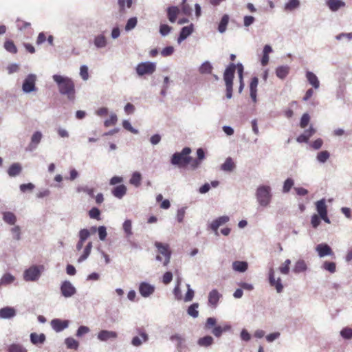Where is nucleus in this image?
<instances>
[{
	"mask_svg": "<svg viewBox=\"0 0 352 352\" xmlns=\"http://www.w3.org/2000/svg\"><path fill=\"white\" fill-rule=\"evenodd\" d=\"M16 315L15 308L12 307H4L0 309V318L4 320L12 319Z\"/></svg>",
	"mask_w": 352,
	"mask_h": 352,
	"instance_id": "15",
	"label": "nucleus"
},
{
	"mask_svg": "<svg viewBox=\"0 0 352 352\" xmlns=\"http://www.w3.org/2000/svg\"><path fill=\"white\" fill-rule=\"evenodd\" d=\"M80 75L83 80H87L89 78L88 67L87 65H83L80 68Z\"/></svg>",
	"mask_w": 352,
	"mask_h": 352,
	"instance_id": "62",
	"label": "nucleus"
},
{
	"mask_svg": "<svg viewBox=\"0 0 352 352\" xmlns=\"http://www.w3.org/2000/svg\"><path fill=\"white\" fill-rule=\"evenodd\" d=\"M323 268L331 273H334L336 270V265L333 262L326 261L323 264Z\"/></svg>",
	"mask_w": 352,
	"mask_h": 352,
	"instance_id": "61",
	"label": "nucleus"
},
{
	"mask_svg": "<svg viewBox=\"0 0 352 352\" xmlns=\"http://www.w3.org/2000/svg\"><path fill=\"white\" fill-rule=\"evenodd\" d=\"M43 266L32 265L23 272V278L28 282H34L38 280L41 274Z\"/></svg>",
	"mask_w": 352,
	"mask_h": 352,
	"instance_id": "6",
	"label": "nucleus"
},
{
	"mask_svg": "<svg viewBox=\"0 0 352 352\" xmlns=\"http://www.w3.org/2000/svg\"><path fill=\"white\" fill-rule=\"evenodd\" d=\"M329 157L330 154L327 151H322L318 153L317 160L321 163H324Z\"/></svg>",
	"mask_w": 352,
	"mask_h": 352,
	"instance_id": "54",
	"label": "nucleus"
},
{
	"mask_svg": "<svg viewBox=\"0 0 352 352\" xmlns=\"http://www.w3.org/2000/svg\"><path fill=\"white\" fill-rule=\"evenodd\" d=\"M212 342H213V338L210 336L203 337L198 340V344L200 346H208L211 345L212 344Z\"/></svg>",
	"mask_w": 352,
	"mask_h": 352,
	"instance_id": "50",
	"label": "nucleus"
},
{
	"mask_svg": "<svg viewBox=\"0 0 352 352\" xmlns=\"http://www.w3.org/2000/svg\"><path fill=\"white\" fill-rule=\"evenodd\" d=\"M98 237L100 241H104L107 233V228L104 226H100L98 228Z\"/></svg>",
	"mask_w": 352,
	"mask_h": 352,
	"instance_id": "59",
	"label": "nucleus"
},
{
	"mask_svg": "<svg viewBox=\"0 0 352 352\" xmlns=\"http://www.w3.org/2000/svg\"><path fill=\"white\" fill-rule=\"evenodd\" d=\"M79 239L85 241L90 236V232L88 229H81L78 233Z\"/></svg>",
	"mask_w": 352,
	"mask_h": 352,
	"instance_id": "64",
	"label": "nucleus"
},
{
	"mask_svg": "<svg viewBox=\"0 0 352 352\" xmlns=\"http://www.w3.org/2000/svg\"><path fill=\"white\" fill-rule=\"evenodd\" d=\"M232 267L235 271L244 272L248 269V263L245 261H234Z\"/></svg>",
	"mask_w": 352,
	"mask_h": 352,
	"instance_id": "39",
	"label": "nucleus"
},
{
	"mask_svg": "<svg viewBox=\"0 0 352 352\" xmlns=\"http://www.w3.org/2000/svg\"><path fill=\"white\" fill-rule=\"evenodd\" d=\"M91 249H92V242H89L86 245L82 255L78 258V263H80L85 261L90 255Z\"/></svg>",
	"mask_w": 352,
	"mask_h": 352,
	"instance_id": "33",
	"label": "nucleus"
},
{
	"mask_svg": "<svg viewBox=\"0 0 352 352\" xmlns=\"http://www.w3.org/2000/svg\"><path fill=\"white\" fill-rule=\"evenodd\" d=\"M191 149L185 147L181 152L174 153L171 158V163L179 168H185L188 164H191L192 157L190 156Z\"/></svg>",
	"mask_w": 352,
	"mask_h": 352,
	"instance_id": "2",
	"label": "nucleus"
},
{
	"mask_svg": "<svg viewBox=\"0 0 352 352\" xmlns=\"http://www.w3.org/2000/svg\"><path fill=\"white\" fill-rule=\"evenodd\" d=\"M212 65L208 61H206L199 67V72L201 74H209L212 73Z\"/></svg>",
	"mask_w": 352,
	"mask_h": 352,
	"instance_id": "41",
	"label": "nucleus"
},
{
	"mask_svg": "<svg viewBox=\"0 0 352 352\" xmlns=\"http://www.w3.org/2000/svg\"><path fill=\"white\" fill-rule=\"evenodd\" d=\"M230 329V326H229V325H224L223 327L217 326L212 329V333L216 337H220L223 332L229 331Z\"/></svg>",
	"mask_w": 352,
	"mask_h": 352,
	"instance_id": "44",
	"label": "nucleus"
},
{
	"mask_svg": "<svg viewBox=\"0 0 352 352\" xmlns=\"http://www.w3.org/2000/svg\"><path fill=\"white\" fill-rule=\"evenodd\" d=\"M141 174L139 172H134L129 179V183L135 187H138L141 184Z\"/></svg>",
	"mask_w": 352,
	"mask_h": 352,
	"instance_id": "40",
	"label": "nucleus"
},
{
	"mask_svg": "<svg viewBox=\"0 0 352 352\" xmlns=\"http://www.w3.org/2000/svg\"><path fill=\"white\" fill-rule=\"evenodd\" d=\"M341 336L344 339L352 338V329L349 327H345L340 331Z\"/></svg>",
	"mask_w": 352,
	"mask_h": 352,
	"instance_id": "60",
	"label": "nucleus"
},
{
	"mask_svg": "<svg viewBox=\"0 0 352 352\" xmlns=\"http://www.w3.org/2000/svg\"><path fill=\"white\" fill-rule=\"evenodd\" d=\"M316 210L320 217L326 223H330V219L327 216V206L324 199H320L316 203Z\"/></svg>",
	"mask_w": 352,
	"mask_h": 352,
	"instance_id": "10",
	"label": "nucleus"
},
{
	"mask_svg": "<svg viewBox=\"0 0 352 352\" xmlns=\"http://www.w3.org/2000/svg\"><path fill=\"white\" fill-rule=\"evenodd\" d=\"M139 336H134L131 340V344L133 346L139 347L148 340V334L144 331H140Z\"/></svg>",
	"mask_w": 352,
	"mask_h": 352,
	"instance_id": "16",
	"label": "nucleus"
},
{
	"mask_svg": "<svg viewBox=\"0 0 352 352\" xmlns=\"http://www.w3.org/2000/svg\"><path fill=\"white\" fill-rule=\"evenodd\" d=\"M42 138H43L42 133L39 131H35L31 136L30 142L29 143L28 147L26 148V151H34L38 147Z\"/></svg>",
	"mask_w": 352,
	"mask_h": 352,
	"instance_id": "13",
	"label": "nucleus"
},
{
	"mask_svg": "<svg viewBox=\"0 0 352 352\" xmlns=\"http://www.w3.org/2000/svg\"><path fill=\"white\" fill-rule=\"evenodd\" d=\"M93 42L98 50L104 48L107 45V38L102 34L95 36Z\"/></svg>",
	"mask_w": 352,
	"mask_h": 352,
	"instance_id": "18",
	"label": "nucleus"
},
{
	"mask_svg": "<svg viewBox=\"0 0 352 352\" xmlns=\"http://www.w3.org/2000/svg\"><path fill=\"white\" fill-rule=\"evenodd\" d=\"M89 215L91 219H94L97 220L100 219V210L96 208L93 207L89 211Z\"/></svg>",
	"mask_w": 352,
	"mask_h": 352,
	"instance_id": "55",
	"label": "nucleus"
},
{
	"mask_svg": "<svg viewBox=\"0 0 352 352\" xmlns=\"http://www.w3.org/2000/svg\"><path fill=\"white\" fill-rule=\"evenodd\" d=\"M5 49L12 54H16L17 52V48L13 41L10 40H8L4 43Z\"/></svg>",
	"mask_w": 352,
	"mask_h": 352,
	"instance_id": "49",
	"label": "nucleus"
},
{
	"mask_svg": "<svg viewBox=\"0 0 352 352\" xmlns=\"http://www.w3.org/2000/svg\"><path fill=\"white\" fill-rule=\"evenodd\" d=\"M199 307V304L195 302L192 304L187 310L188 314L193 318H197L199 316V311L197 308Z\"/></svg>",
	"mask_w": 352,
	"mask_h": 352,
	"instance_id": "46",
	"label": "nucleus"
},
{
	"mask_svg": "<svg viewBox=\"0 0 352 352\" xmlns=\"http://www.w3.org/2000/svg\"><path fill=\"white\" fill-rule=\"evenodd\" d=\"M118 333L114 331L103 329L97 334V338L100 342H107L110 340H116L118 338Z\"/></svg>",
	"mask_w": 352,
	"mask_h": 352,
	"instance_id": "12",
	"label": "nucleus"
},
{
	"mask_svg": "<svg viewBox=\"0 0 352 352\" xmlns=\"http://www.w3.org/2000/svg\"><path fill=\"white\" fill-rule=\"evenodd\" d=\"M60 292L64 298H69L74 296L77 290L69 280H65L60 283Z\"/></svg>",
	"mask_w": 352,
	"mask_h": 352,
	"instance_id": "9",
	"label": "nucleus"
},
{
	"mask_svg": "<svg viewBox=\"0 0 352 352\" xmlns=\"http://www.w3.org/2000/svg\"><path fill=\"white\" fill-rule=\"evenodd\" d=\"M327 5L332 11H336L345 4L340 0H327Z\"/></svg>",
	"mask_w": 352,
	"mask_h": 352,
	"instance_id": "36",
	"label": "nucleus"
},
{
	"mask_svg": "<svg viewBox=\"0 0 352 352\" xmlns=\"http://www.w3.org/2000/svg\"><path fill=\"white\" fill-rule=\"evenodd\" d=\"M126 186L120 184L111 190V194L118 199H122L126 195Z\"/></svg>",
	"mask_w": 352,
	"mask_h": 352,
	"instance_id": "23",
	"label": "nucleus"
},
{
	"mask_svg": "<svg viewBox=\"0 0 352 352\" xmlns=\"http://www.w3.org/2000/svg\"><path fill=\"white\" fill-rule=\"evenodd\" d=\"M221 295L217 289H212L208 294V305L216 307Z\"/></svg>",
	"mask_w": 352,
	"mask_h": 352,
	"instance_id": "19",
	"label": "nucleus"
},
{
	"mask_svg": "<svg viewBox=\"0 0 352 352\" xmlns=\"http://www.w3.org/2000/svg\"><path fill=\"white\" fill-rule=\"evenodd\" d=\"M31 342L34 344H43L46 340V336L44 333L37 334L36 333H32L30 336Z\"/></svg>",
	"mask_w": 352,
	"mask_h": 352,
	"instance_id": "24",
	"label": "nucleus"
},
{
	"mask_svg": "<svg viewBox=\"0 0 352 352\" xmlns=\"http://www.w3.org/2000/svg\"><path fill=\"white\" fill-rule=\"evenodd\" d=\"M135 71L139 77L152 74L154 72V63L142 62L137 65Z\"/></svg>",
	"mask_w": 352,
	"mask_h": 352,
	"instance_id": "8",
	"label": "nucleus"
},
{
	"mask_svg": "<svg viewBox=\"0 0 352 352\" xmlns=\"http://www.w3.org/2000/svg\"><path fill=\"white\" fill-rule=\"evenodd\" d=\"M192 31L193 29L192 25L182 28L178 38V42L180 43L181 41L186 39L190 34H191Z\"/></svg>",
	"mask_w": 352,
	"mask_h": 352,
	"instance_id": "32",
	"label": "nucleus"
},
{
	"mask_svg": "<svg viewBox=\"0 0 352 352\" xmlns=\"http://www.w3.org/2000/svg\"><path fill=\"white\" fill-rule=\"evenodd\" d=\"M307 269V264L305 261L302 259H300L296 262L294 267L293 268V272L295 274H299L302 272H305Z\"/></svg>",
	"mask_w": 352,
	"mask_h": 352,
	"instance_id": "28",
	"label": "nucleus"
},
{
	"mask_svg": "<svg viewBox=\"0 0 352 352\" xmlns=\"http://www.w3.org/2000/svg\"><path fill=\"white\" fill-rule=\"evenodd\" d=\"M316 251L320 257H324L327 255H332L333 251L331 248L325 243H321L316 246Z\"/></svg>",
	"mask_w": 352,
	"mask_h": 352,
	"instance_id": "20",
	"label": "nucleus"
},
{
	"mask_svg": "<svg viewBox=\"0 0 352 352\" xmlns=\"http://www.w3.org/2000/svg\"><path fill=\"white\" fill-rule=\"evenodd\" d=\"M294 182L292 179L287 178L284 182V185H283V192H288L291 190L292 186H294Z\"/></svg>",
	"mask_w": 352,
	"mask_h": 352,
	"instance_id": "58",
	"label": "nucleus"
},
{
	"mask_svg": "<svg viewBox=\"0 0 352 352\" xmlns=\"http://www.w3.org/2000/svg\"><path fill=\"white\" fill-rule=\"evenodd\" d=\"M50 324L56 332L59 333L69 327V321L68 320L55 318L51 320Z\"/></svg>",
	"mask_w": 352,
	"mask_h": 352,
	"instance_id": "11",
	"label": "nucleus"
},
{
	"mask_svg": "<svg viewBox=\"0 0 352 352\" xmlns=\"http://www.w3.org/2000/svg\"><path fill=\"white\" fill-rule=\"evenodd\" d=\"M258 83V80L256 77H254L252 78L250 85V97L252 99L254 102H256V94H257V85Z\"/></svg>",
	"mask_w": 352,
	"mask_h": 352,
	"instance_id": "25",
	"label": "nucleus"
},
{
	"mask_svg": "<svg viewBox=\"0 0 352 352\" xmlns=\"http://www.w3.org/2000/svg\"><path fill=\"white\" fill-rule=\"evenodd\" d=\"M155 247L157 248L158 254L156 259L162 262L163 265H166L170 261V251L168 245L155 243Z\"/></svg>",
	"mask_w": 352,
	"mask_h": 352,
	"instance_id": "5",
	"label": "nucleus"
},
{
	"mask_svg": "<svg viewBox=\"0 0 352 352\" xmlns=\"http://www.w3.org/2000/svg\"><path fill=\"white\" fill-rule=\"evenodd\" d=\"M3 220L9 225H14L16 222V217L12 212H3Z\"/></svg>",
	"mask_w": 352,
	"mask_h": 352,
	"instance_id": "30",
	"label": "nucleus"
},
{
	"mask_svg": "<svg viewBox=\"0 0 352 352\" xmlns=\"http://www.w3.org/2000/svg\"><path fill=\"white\" fill-rule=\"evenodd\" d=\"M300 5V2L298 0H289L285 6V10L292 11L296 8H298Z\"/></svg>",
	"mask_w": 352,
	"mask_h": 352,
	"instance_id": "53",
	"label": "nucleus"
},
{
	"mask_svg": "<svg viewBox=\"0 0 352 352\" xmlns=\"http://www.w3.org/2000/svg\"><path fill=\"white\" fill-rule=\"evenodd\" d=\"M53 80L56 83L60 95L66 96L70 101H74L76 97L75 84L73 80L65 76L54 74Z\"/></svg>",
	"mask_w": 352,
	"mask_h": 352,
	"instance_id": "1",
	"label": "nucleus"
},
{
	"mask_svg": "<svg viewBox=\"0 0 352 352\" xmlns=\"http://www.w3.org/2000/svg\"><path fill=\"white\" fill-rule=\"evenodd\" d=\"M122 229L126 237H130L133 234L132 221L130 219H126L122 224Z\"/></svg>",
	"mask_w": 352,
	"mask_h": 352,
	"instance_id": "38",
	"label": "nucleus"
},
{
	"mask_svg": "<svg viewBox=\"0 0 352 352\" xmlns=\"http://www.w3.org/2000/svg\"><path fill=\"white\" fill-rule=\"evenodd\" d=\"M271 188L268 186H261L256 190V199L259 204L262 206H267L271 201Z\"/></svg>",
	"mask_w": 352,
	"mask_h": 352,
	"instance_id": "4",
	"label": "nucleus"
},
{
	"mask_svg": "<svg viewBox=\"0 0 352 352\" xmlns=\"http://www.w3.org/2000/svg\"><path fill=\"white\" fill-rule=\"evenodd\" d=\"M133 0H118V5L120 13H124L126 8H130L132 6Z\"/></svg>",
	"mask_w": 352,
	"mask_h": 352,
	"instance_id": "35",
	"label": "nucleus"
},
{
	"mask_svg": "<svg viewBox=\"0 0 352 352\" xmlns=\"http://www.w3.org/2000/svg\"><path fill=\"white\" fill-rule=\"evenodd\" d=\"M154 292V287L146 282H142L139 286V292L142 296L148 297Z\"/></svg>",
	"mask_w": 352,
	"mask_h": 352,
	"instance_id": "17",
	"label": "nucleus"
},
{
	"mask_svg": "<svg viewBox=\"0 0 352 352\" xmlns=\"http://www.w3.org/2000/svg\"><path fill=\"white\" fill-rule=\"evenodd\" d=\"M236 66L234 63H230L226 69L223 74V80L226 86V97L231 98L232 96L233 79Z\"/></svg>",
	"mask_w": 352,
	"mask_h": 352,
	"instance_id": "3",
	"label": "nucleus"
},
{
	"mask_svg": "<svg viewBox=\"0 0 352 352\" xmlns=\"http://www.w3.org/2000/svg\"><path fill=\"white\" fill-rule=\"evenodd\" d=\"M179 12V10L176 6L169 7L167 10L168 18L171 23H174Z\"/></svg>",
	"mask_w": 352,
	"mask_h": 352,
	"instance_id": "31",
	"label": "nucleus"
},
{
	"mask_svg": "<svg viewBox=\"0 0 352 352\" xmlns=\"http://www.w3.org/2000/svg\"><path fill=\"white\" fill-rule=\"evenodd\" d=\"M235 167V164L231 157L226 160L225 162L221 165V169L224 171H232Z\"/></svg>",
	"mask_w": 352,
	"mask_h": 352,
	"instance_id": "43",
	"label": "nucleus"
},
{
	"mask_svg": "<svg viewBox=\"0 0 352 352\" xmlns=\"http://www.w3.org/2000/svg\"><path fill=\"white\" fill-rule=\"evenodd\" d=\"M16 280V278L10 273H5L1 278V283L3 285H9L13 283Z\"/></svg>",
	"mask_w": 352,
	"mask_h": 352,
	"instance_id": "37",
	"label": "nucleus"
},
{
	"mask_svg": "<svg viewBox=\"0 0 352 352\" xmlns=\"http://www.w3.org/2000/svg\"><path fill=\"white\" fill-rule=\"evenodd\" d=\"M118 121L117 116L115 113H111L109 119H107L104 122V125L106 127H109L112 125H115Z\"/></svg>",
	"mask_w": 352,
	"mask_h": 352,
	"instance_id": "52",
	"label": "nucleus"
},
{
	"mask_svg": "<svg viewBox=\"0 0 352 352\" xmlns=\"http://www.w3.org/2000/svg\"><path fill=\"white\" fill-rule=\"evenodd\" d=\"M10 232L12 234V237L16 241H19L21 239V228L19 226H15L12 228Z\"/></svg>",
	"mask_w": 352,
	"mask_h": 352,
	"instance_id": "57",
	"label": "nucleus"
},
{
	"mask_svg": "<svg viewBox=\"0 0 352 352\" xmlns=\"http://www.w3.org/2000/svg\"><path fill=\"white\" fill-rule=\"evenodd\" d=\"M229 219H230L228 216L220 217L212 221V222L210 225V227L212 230L215 231L217 233L218 228L221 226L226 223L229 221Z\"/></svg>",
	"mask_w": 352,
	"mask_h": 352,
	"instance_id": "21",
	"label": "nucleus"
},
{
	"mask_svg": "<svg viewBox=\"0 0 352 352\" xmlns=\"http://www.w3.org/2000/svg\"><path fill=\"white\" fill-rule=\"evenodd\" d=\"M138 23V19L137 17H131L128 19L126 25H125V30L129 32L133 30L135 28Z\"/></svg>",
	"mask_w": 352,
	"mask_h": 352,
	"instance_id": "47",
	"label": "nucleus"
},
{
	"mask_svg": "<svg viewBox=\"0 0 352 352\" xmlns=\"http://www.w3.org/2000/svg\"><path fill=\"white\" fill-rule=\"evenodd\" d=\"M291 261L287 259L285 262L279 267L278 270L283 274H288L290 270Z\"/></svg>",
	"mask_w": 352,
	"mask_h": 352,
	"instance_id": "48",
	"label": "nucleus"
},
{
	"mask_svg": "<svg viewBox=\"0 0 352 352\" xmlns=\"http://www.w3.org/2000/svg\"><path fill=\"white\" fill-rule=\"evenodd\" d=\"M122 126L124 129L131 132L133 134H138L139 133L138 130L133 128L130 122L127 120H124L122 122Z\"/></svg>",
	"mask_w": 352,
	"mask_h": 352,
	"instance_id": "56",
	"label": "nucleus"
},
{
	"mask_svg": "<svg viewBox=\"0 0 352 352\" xmlns=\"http://www.w3.org/2000/svg\"><path fill=\"white\" fill-rule=\"evenodd\" d=\"M90 332V329L87 326L81 325L80 326L76 332V336L78 338H81L83 336L89 333Z\"/></svg>",
	"mask_w": 352,
	"mask_h": 352,
	"instance_id": "51",
	"label": "nucleus"
},
{
	"mask_svg": "<svg viewBox=\"0 0 352 352\" xmlns=\"http://www.w3.org/2000/svg\"><path fill=\"white\" fill-rule=\"evenodd\" d=\"M35 188V186L32 183L23 184L19 186L20 190L22 192H25L26 191H32Z\"/></svg>",
	"mask_w": 352,
	"mask_h": 352,
	"instance_id": "63",
	"label": "nucleus"
},
{
	"mask_svg": "<svg viewBox=\"0 0 352 352\" xmlns=\"http://www.w3.org/2000/svg\"><path fill=\"white\" fill-rule=\"evenodd\" d=\"M306 78L310 85L314 89H318L320 87V82L318 77L311 72H307Z\"/></svg>",
	"mask_w": 352,
	"mask_h": 352,
	"instance_id": "27",
	"label": "nucleus"
},
{
	"mask_svg": "<svg viewBox=\"0 0 352 352\" xmlns=\"http://www.w3.org/2000/svg\"><path fill=\"white\" fill-rule=\"evenodd\" d=\"M8 352H28V350L21 344L13 343L8 348Z\"/></svg>",
	"mask_w": 352,
	"mask_h": 352,
	"instance_id": "42",
	"label": "nucleus"
},
{
	"mask_svg": "<svg viewBox=\"0 0 352 352\" xmlns=\"http://www.w3.org/2000/svg\"><path fill=\"white\" fill-rule=\"evenodd\" d=\"M229 16L228 14H224L219 24L218 30L219 32L223 33L226 31Z\"/></svg>",
	"mask_w": 352,
	"mask_h": 352,
	"instance_id": "45",
	"label": "nucleus"
},
{
	"mask_svg": "<svg viewBox=\"0 0 352 352\" xmlns=\"http://www.w3.org/2000/svg\"><path fill=\"white\" fill-rule=\"evenodd\" d=\"M197 159H195V160L192 159V160H191V167L192 168H197L199 166L201 161L205 157L204 151L201 148L197 149Z\"/></svg>",
	"mask_w": 352,
	"mask_h": 352,
	"instance_id": "29",
	"label": "nucleus"
},
{
	"mask_svg": "<svg viewBox=\"0 0 352 352\" xmlns=\"http://www.w3.org/2000/svg\"><path fill=\"white\" fill-rule=\"evenodd\" d=\"M64 342L68 349L77 350L79 347V342L72 337L66 338Z\"/></svg>",
	"mask_w": 352,
	"mask_h": 352,
	"instance_id": "34",
	"label": "nucleus"
},
{
	"mask_svg": "<svg viewBox=\"0 0 352 352\" xmlns=\"http://www.w3.org/2000/svg\"><path fill=\"white\" fill-rule=\"evenodd\" d=\"M22 171V166L19 162H15L11 164L8 169V174L11 177H14L20 175Z\"/></svg>",
	"mask_w": 352,
	"mask_h": 352,
	"instance_id": "22",
	"label": "nucleus"
},
{
	"mask_svg": "<svg viewBox=\"0 0 352 352\" xmlns=\"http://www.w3.org/2000/svg\"><path fill=\"white\" fill-rule=\"evenodd\" d=\"M269 282L271 286L274 287L278 293L283 291V286L281 283V279L278 277L277 279L274 277V270L271 268L269 271Z\"/></svg>",
	"mask_w": 352,
	"mask_h": 352,
	"instance_id": "14",
	"label": "nucleus"
},
{
	"mask_svg": "<svg viewBox=\"0 0 352 352\" xmlns=\"http://www.w3.org/2000/svg\"><path fill=\"white\" fill-rule=\"evenodd\" d=\"M37 76L34 74H29L23 80L22 91L25 94H30L37 90L36 82Z\"/></svg>",
	"mask_w": 352,
	"mask_h": 352,
	"instance_id": "7",
	"label": "nucleus"
},
{
	"mask_svg": "<svg viewBox=\"0 0 352 352\" xmlns=\"http://www.w3.org/2000/svg\"><path fill=\"white\" fill-rule=\"evenodd\" d=\"M290 67L288 65L279 66L276 69V75L280 79H285L289 74Z\"/></svg>",
	"mask_w": 352,
	"mask_h": 352,
	"instance_id": "26",
	"label": "nucleus"
}]
</instances>
